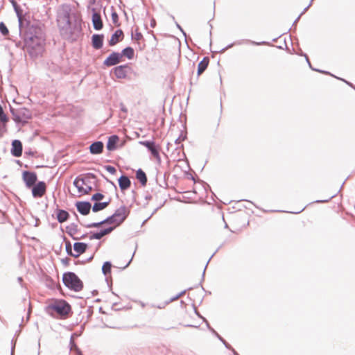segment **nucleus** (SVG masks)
<instances>
[{"mask_svg":"<svg viewBox=\"0 0 355 355\" xmlns=\"http://www.w3.org/2000/svg\"><path fill=\"white\" fill-rule=\"evenodd\" d=\"M185 293H186V290H184V291H183L180 292V293H178V295H176L175 296L173 297L170 300L169 302H173V301H175V300H178V298H180L182 295H183Z\"/></svg>","mask_w":355,"mask_h":355,"instance_id":"obj_43","label":"nucleus"},{"mask_svg":"<svg viewBox=\"0 0 355 355\" xmlns=\"http://www.w3.org/2000/svg\"><path fill=\"white\" fill-rule=\"evenodd\" d=\"M22 143L18 140L15 139L12 141L11 154L16 157H19L22 155Z\"/></svg>","mask_w":355,"mask_h":355,"instance_id":"obj_15","label":"nucleus"},{"mask_svg":"<svg viewBox=\"0 0 355 355\" xmlns=\"http://www.w3.org/2000/svg\"><path fill=\"white\" fill-rule=\"evenodd\" d=\"M216 336L218 338V339L224 344V345L225 346L226 348L229 349H231L232 347H231V345L227 343L225 340H224L220 336H219L218 334H216Z\"/></svg>","mask_w":355,"mask_h":355,"instance_id":"obj_41","label":"nucleus"},{"mask_svg":"<svg viewBox=\"0 0 355 355\" xmlns=\"http://www.w3.org/2000/svg\"><path fill=\"white\" fill-rule=\"evenodd\" d=\"M10 111L12 115L13 120L17 123L25 124L32 117L31 111L26 107L15 109L10 106Z\"/></svg>","mask_w":355,"mask_h":355,"instance_id":"obj_4","label":"nucleus"},{"mask_svg":"<svg viewBox=\"0 0 355 355\" xmlns=\"http://www.w3.org/2000/svg\"><path fill=\"white\" fill-rule=\"evenodd\" d=\"M136 178L140 182L141 186L144 187L146 185L148 181L147 176L146 173L141 168H139L136 171Z\"/></svg>","mask_w":355,"mask_h":355,"instance_id":"obj_25","label":"nucleus"},{"mask_svg":"<svg viewBox=\"0 0 355 355\" xmlns=\"http://www.w3.org/2000/svg\"><path fill=\"white\" fill-rule=\"evenodd\" d=\"M134 254H135V252L133 253L132 256H134ZM132 258H133V257H132V258L130 259V261H128V263L126 264V266L124 268H126L130 263V262L132 260Z\"/></svg>","mask_w":355,"mask_h":355,"instance_id":"obj_59","label":"nucleus"},{"mask_svg":"<svg viewBox=\"0 0 355 355\" xmlns=\"http://www.w3.org/2000/svg\"><path fill=\"white\" fill-rule=\"evenodd\" d=\"M104 35L103 34H94L92 36V45L95 49H100L103 45Z\"/></svg>","mask_w":355,"mask_h":355,"instance_id":"obj_17","label":"nucleus"},{"mask_svg":"<svg viewBox=\"0 0 355 355\" xmlns=\"http://www.w3.org/2000/svg\"><path fill=\"white\" fill-rule=\"evenodd\" d=\"M8 121V118L3 112L0 115V122L2 123L3 128L6 130V124Z\"/></svg>","mask_w":355,"mask_h":355,"instance_id":"obj_37","label":"nucleus"},{"mask_svg":"<svg viewBox=\"0 0 355 355\" xmlns=\"http://www.w3.org/2000/svg\"><path fill=\"white\" fill-rule=\"evenodd\" d=\"M122 60L121 54L119 52H112L103 62V64L107 67L114 66L120 63Z\"/></svg>","mask_w":355,"mask_h":355,"instance_id":"obj_9","label":"nucleus"},{"mask_svg":"<svg viewBox=\"0 0 355 355\" xmlns=\"http://www.w3.org/2000/svg\"><path fill=\"white\" fill-rule=\"evenodd\" d=\"M76 207L80 214L87 216L90 213L92 205L88 201H78L76 202Z\"/></svg>","mask_w":355,"mask_h":355,"instance_id":"obj_10","label":"nucleus"},{"mask_svg":"<svg viewBox=\"0 0 355 355\" xmlns=\"http://www.w3.org/2000/svg\"><path fill=\"white\" fill-rule=\"evenodd\" d=\"M69 259L68 258H65V259H62V262L64 265H67L69 263Z\"/></svg>","mask_w":355,"mask_h":355,"instance_id":"obj_54","label":"nucleus"},{"mask_svg":"<svg viewBox=\"0 0 355 355\" xmlns=\"http://www.w3.org/2000/svg\"><path fill=\"white\" fill-rule=\"evenodd\" d=\"M92 24L94 26V28L96 31H100L103 27V23L101 19V16L100 13L97 12L96 11V9L93 8L92 9Z\"/></svg>","mask_w":355,"mask_h":355,"instance_id":"obj_11","label":"nucleus"},{"mask_svg":"<svg viewBox=\"0 0 355 355\" xmlns=\"http://www.w3.org/2000/svg\"><path fill=\"white\" fill-rule=\"evenodd\" d=\"M139 144L145 146L151 153V155L158 161H161L159 153V149L153 141H140Z\"/></svg>","mask_w":355,"mask_h":355,"instance_id":"obj_7","label":"nucleus"},{"mask_svg":"<svg viewBox=\"0 0 355 355\" xmlns=\"http://www.w3.org/2000/svg\"><path fill=\"white\" fill-rule=\"evenodd\" d=\"M67 233L71 236L73 240H78L79 238L74 237V235L78 232V225L76 223H71L69 225L66 227Z\"/></svg>","mask_w":355,"mask_h":355,"instance_id":"obj_26","label":"nucleus"},{"mask_svg":"<svg viewBox=\"0 0 355 355\" xmlns=\"http://www.w3.org/2000/svg\"><path fill=\"white\" fill-rule=\"evenodd\" d=\"M104 198V195L101 193H96L94 194L92 197V200L99 202Z\"/></svg>","mask_w":355,"mask_h":355,"instance_id":"obj_36","label":"nucleus"},{"mask_svg":"<svg viewBox=\"0 0 355 355\" xmlns=\"http://www.w3.org/2000/svg\"><path fill=\"white\" fill-rule=\"evenodd\" d=\"M105 170L109 172L110 174H114L116 171L115 167L111 165H106L105 166Z\"/></svg>","mask_w":355,"mask_h":355,"instance_id":"obj_40","label":"nucleus"},{"mask_svg":"<svg viewBox=\"0 0 355 355\" xmlns=\"http://www.w3.org/2000/svg\"><path fill=\"white\" fill-rule=\"evenodd\" d=\"M121 110L125 113L128 112V109L125 107L123 104H121Z\"/></svg>","mask_w":355,"mask_h":355,"instance_id":"obj_51","label":"nucleus"},{"mask_svg":"<svg viewBox=\"0 0 355 355\" xmlns=\"http://www.w3.org/2000/svg\"><path fill=\"white\" fill-rule=\"evenodd\" d=\"M112 20L113 24L115 26H120V24L119 23V15L115 11H113L112 12Z\"/></svg>","mask_w":355,"mask_h":355,"instance_id":"obj_33","label":"nucleus"},{"mask_svg":"<svg viewBox=\"0 0 355 355\" xmlns=\"http://www.w3.org/2000/svg\"><path fill=\"white\" fill-rule=\"evenodd\" d=\"M92 259H93V257L92 256V257H90L89 258H88V259H87V261H91ZM85 262H86V261H82V263H85Z\"/></svg>","mask_w":355,"mask_h":355,"instance_id":"obj_61","label":"nucleus"},{"mask_svg":"<svg viewBox=\"0 0 355 355\" xmlns=\"http://www.w3.org/2000/svg\"><path fill=\"white\" fill-rule=\"evenodd\" d=\"M104 148V144L101 141L93 142L89 146V152L92 155L101 154Z\"/></svg>","mask_w":355,"mask_h":355,"instance_id":"obj_19","label":"nucleus"},{"mask_svg":"<svg viewBox=\"0 0 355 355\" xmlns=\"http://www.w3.org/2000/svg\"><path fill=\"white\" fill-rule=\"evenodd\" d=\"M115 229V226H110L97 232H90L89 239H101L104 236L110 234Z\"/></svg>","mask_w":355,"mask_h":355,"instance_id":"obj_13","label":"nucleus"},{"mask_svg":"<svg viewBox=\"0 0 355 355\" xmlns=\"http://www.w3.org/2000/svg\"><path fill=\"white\" fill-rule=\"evenodd\" d=\"M217 251H218V249L216 250V252H215L214 253H213V254H211V257H210V258L209 259V260L207 261V264H206V266H205V269H204V270H203L202 277H204V275H205V270H206V268H207V265H208L209 262L210 261L211 259L214 256V254L216 253V252H217Z\"/></svg>","mask_w":355,"mask_h":355,"instance_id":"obj_44","label":"nucleus"},{"mask_svg":"<svg viewBox=\"0 0 355 355\" xmlns=\"http://www.w3.org/2000/svg\"><path fill=\"white\" fill-rule=\"evenodd\" d=\"M80 254H79V253L74 254V253L72 252V254H69V256H71V257H73L75 258H77V257H78L80 256Z\"/></svg>","mask_w":355,"mask_h":355,"instance_id":"obj_56","label":"nucleus"},{"mask_svg":"<svg viewBox=\"0 0 355 355\" xmlns=\"http://www.w3.org/2000/svg\"><path fill=\"white\" fill-rule=\"evenodd\" d=\"M187 138V135H186V133H184V132H181V134L180 135V136L175 140V143L177 144V145H179L181 144V142L184 140H185Z\"/></svg>","mask_w":355,"mask_h":355,"instance_id":"obj_34","label":"nucleus"},{"mask_svg":"<svg viewBox=\"0 0 355 355\" xmlns=\"http://www.w3.org/2000/svg\"><path fill=\"white\" fill-rule=\"evenodd\" d=\"M129 68L128 64L120 65L114 67L113 69L114 73L115 76L119 79L125 78L127 76L128 71L127 69Z\"/></svg>","mask_w":355,"mask_h":355,"instance_id":"obj_16","label":"nucleus"},{"mask_svg":"<svg viewBox=\"0 0 355 355\" xmlns=\"http://www.w3.org/2000/svg\"><path fill=\"white\" fill-rule=\"evenodd\" d=\"M209 62V59L207 57L203 58V59L198 63L197 76H199L202 74L207 68Z\"/></svg>","mask_w":355,"mask_h":355,"instance_id":"obj_24","label":"nucleus"},{"mask_svg":"<svg viewBox=\"0 0 355 355\" xmlns=\"http://www.w3.org/2000/svg\"><path fill=\"white\" fill-rule=\"evenodd\" d=\"M119 140V137L117 135H112L108 138L107 143V149L110 151H113L116 148L117 142Z\"/></svg>","mask_w":355,"mask_h":355,"instance_id":"obj_22","label":"nucleus"},{"mask_svg":"<svg viewBox=\"0 0 355 355\" xmlns=\"http://www.w3.org/2000/svg\"><path fill=\"white\" fill-rule=\"evenodd\" d=\"M231 350L232 351L234 355H239L234 349L232 348Z\"/></svg>","mask_w":355,"mask_h":355,"instance_id":"obj_58","label":"nucleus"},{"mask_svg":"<svg viewBox=\"0 0 355 355\" xmlns=\"http://www.w3.org/2000/svg\"><path fill=\"white\" fill-rule=\"evenodd\" d=\"M46 184L44 181H39L31 187L32 196L34 198H40L46 192Z\"/></svg>","mask_w":355,"mask_h":355,"instance_id":"obj_5","label":"nucleus"},{"mask_svg":"<svg viewBox=\"0 0 355 355\" xmlns=\"http://www.w3.org/2000/svg\"><path fill=\"white\" fill-rule=\"evenodd\" d=\"M11 2H12V4L13 7L15 8V11H16V12H17V15L19 16V12H18L17 9V3H16V1H15V0H12V1H11Z\"/></svg>","mask_w":355,"mask_h":355,"instance_id":"obj_45","label":"nucleus"},{"mask_svg":"<svg viewBox=\"0 0 355 355\" xmlns=\"http://www.w3.org/2000/svg\"><path fill=\"white\" fill-rule=\"evenodd\" d=\"M69 345L70 350L74 351L76 352V355H83L81 350L78 347L77 345L73 340V335L71 336Z\"/></svg>","mask_w":355,"mask_h":355,"instance_id":"obj_30","label":"nucleus"},{"mask_svg":"<svg viewBox=\"0 0 355 355\" xmlns=\"http://www.w3.org/2000/svg\"><path fill=\"white\" fill-rule=\"evenodd\" d=\"M71 310V306L64 300H54L46 307V313L53 318L59 316L64 318Z\"/></svg>","mask_w":355,"mask_h":355,"instance_id":"obj_2","label":"nucleus"},{"mask_svg":"<svg viewBox=\"0 0 355 355\" xmlns=\"http://www.w3.org/2000/svg\"><path fill=\"white\" fill-rule=\"evenodd\" d=\"M103 210L102 208V205L101 202H96L92 206V211L94 212H98L99 211Z\"/></svg>","mask_w":355,"mask_h":355,"instance_id":"obj_35","label":"nucleus"},{"mask_svg":"<svg viewBox=\"0 0 355 355\" xmlns=\"http://www.w3.org/2000/svg\"><path fill=\"white\" fill-rule=\"evenodd\" d=\"M103 209H105L110 204V201L101 202Z\"/></svg>","mask_w":355,"mask_h":355,"instance_id":"obj_49","label":"nucleus"},{"mask_svg":"<svg viewBox=\"0 0 355 355\" xmlns=\"http://www.w3.org/2000/svg\"><path fill=\"white\" fill-rule=\"evenodd\" d=\"M328 201H329V200H316L315 202L320 203V202H326Z\"/></svg>","mask_w":355,"mask_h":355,"instance_id":"obj_60","label":"nucleus"},{"mask_svg":"<svg viewBox=\"0 0 355 355\" xmlns=\"http://www.w3.org/2000/svg\"><path fill=\"white\" fill-rule=\"evenodd\" d=\"M15 347V342H14V340H12V348H11V355H13L14 349Z\"/></svg>","mask_w":355,"mask_h":355,"instance_id":"obj_52","label":"nucleus"},{"mask_svg":"<svg viewBox=\"0 0 355 355\" xmlns=\"http://www.w3.org/2000/svg\"><path fill=\"white\" fill-rule=\"evenodd\" d=\"M116 224V220H115V217L112 214V216H108L105 219L96 223H92L89 224L83 225L87 228H93V227H99L104 224Z\"/></svg>","mask_w":355,"mask_h":355,"instance_id":"obj_14","label":"nucleus"},{"mask_svg":"<svg viewBox=\"0 0 355 355\" xmlns=\"http://www.w3.org/2000/svg\"><path fill=\"white\" fill-rule=\"evenodd\" d=\"M304 209V207L302 209H300V211H291V213H293V214H300L301 213L303 210Z\"/></svg>","mask_w":355,"mask_h":355,"instance_id":"obj_57","label":"nucleus"},{"mask_svg":"<svg viewBox=\"0 0 355 355\" xmlns=\"http://www.w3.org/2000/svg\"><path fill=\"white\" fill-rule=\"evenodd\" d=\"M118 182H119V188L121 191L127 190L128 189L130 188V187L131 185V182H130L129 178L124 175H121L119 178Z\"/></svg>","mask_w":355,"mask_h":355,"instance_id":"obj_20","label":"nucleus"},{"mask_svg":"<svg viewBox=\"0 0 355 355\" xmlns=\"http://www.w3.org/2000/svg\"><path fill=\"white\" fill-rule=\"evenodd\" d=\"M0 33L4 36L9 33V31L3 22L0 23Z\"/></svg>","mask_w":355,"mask_h":355,"instance_id":"obj_32","label":"nucleus"},{"mask_svg":"<svg viewBox=\"0 0 355 355\" xmlns=\"http://www.w3.org/2000/svg\"><path fill=\"white\" fill-rule=\"evenodd\" d=\"M85 184V180L82 178L77 177L73 181V185L77 188L79 192H83L84 188L83 184Z\"/></svg>","mask_w":355,"mask_h":355,"instance_id":"obj_29","label":"nucleus"},{"mask_svg":"<svg viewBox=\"0 0 355 355\" xmlns=\"http://www.w3.org/2000/svg\"><path fill=\"white\" fill-rule=\"evenodd\" d=\"M26 154H29V155H33V153L31 152V151H29V152H26Z\"/></svg>","mask_w":355,"mask_h":355,"instance_id":"obj_64","label":"nucleus"},{"mask_svg":"<svg viewBox=\"0 0 355 355\" xmlns=\"http://www.w3.org/2000/svg\"><path fill=\"white\" fill-rule=\"evenodd\" d=\"M56 218L60 223L67 221L69 218V214L64 209H56Z\"/></svg>","mask_w":355,"mask_h":355,"instance_id":"obj_23","label":"nucleus"},{"mask_svg":"<svg viewBox=\"0 0 355 355\" xmlns=\"http://www.w3.org/2000/svg\"><path fill=\"white\" fill-rule=\"evenodd\" d=\"M130 213L129 209L125 206H121L113 214L116 220V225L121 224L128 217Z\"/></svg>","mask_w":355,"mask_h":355,"instance_id":"obj_8","label":"nucleus"},{"mask_svg":"<svg viewBox=\"0 0 355 355\" xmlns=\"http://www.w3.org/2000/svg\"><path fill=\"white\" fill-rule=\"evenodd\" d=\"M44 42V39L41 36H31L26 40V45L28 47L35 48L38 47L39 49H42Z\"/></svg>","mask_w":355,"mask_h":355,"instance_id":"obj_12","label":"nucleus"},{"mask_svg":"<svg viewBox=\"0 0 355 355\" xmlns=\"http://www.w3.org/2000/svg\"><path fill=\"white\" fill-rule=\"evenodd\" d=\"M142 34L141 33H137L135 34V39L137 41L140 40L142 38Z\"/></svg>","mask_w":355,"mask_h":355,"instance_id":"obj_46","label":"nucleus"},{"mask_svg":"<svg viewBox=\"0 0 355 355\" xmlns=\"http://www.w3.org/2000/svg\"><path fill=\"white\" fill-rule=\"evenodd\" d=\"M339 79L342 80L343 81H344L346 84H347L350 87H354V85L351 83H349V82H348V81H347V80H345L344 79H342V78H339Z\"/></svg>","mask_w":355,"mask_h":355,"instance_id":"obj_55","label":"nucleus"},{"mask_svg":"<svg viewBox=\"0 0 355 355\" xmlns=\"http://www.w3.org/2000/svg\"><path fill=\"white\" fill-rule=\"evenodd\" d=\"M66 251L68 255L72 254V249L70 241L66 242Z\"/></svg>","mask_w":355,"mask_h":355,"instance_id":"obj_42","label":"nucleus"},{"mask_svg":"<svg viewBox=\"0 0 355 355\" xmlns=\"http://www.w3.org/2000/svg\"><path fill=\"white\" fill-rule=\"evenodd\" d=\"M244 42L250 43V44H252L253 45H257V46L258 45H262V44H268L266 42H254V41H252V40H242L237 41L235 43H232V44H229L227 46L223 48L221 50V51L224 52L227 49L232 47L234 44L241 45V44H243Z\"/></svg>","mask_w":355,"mask_h":355,"instance_id":"obj_21","label":"nucleus"},{"mask_svg":"<svg viewBox=\"0 0 355 355\" xmlns=\"http://www.w3.org/2000/svg\"><path fill=\"white\" fill-rule=\"evenodd\" d=\"M22 180L28 189H31L37 182V175L35 172L24 171L22 172Z\"/></svg>","mask_w":355,"mask_h":355,"instance_id":"obj_6","label":"nucleus"},{"mask_svg":"<svg viewBox=\"0 0 355 355\" xmlns=\"http://www.w3.org/2000/svg\"><path fill=\"white\" fill-rule=\"evenodd\" d=\"M155 26H156V21H155V19H153H153H151V20H150V27H151V28H155Z\"/></svg>","mask_w":355,"mask_h":355,"instance_id":"obj_50","label":"nucleus"},{"mask_svg":"<svg viewBox=\"0 0 355 355\" xmlns=\"http://www.w3.org/2000/svg\"><path fill=\"white\" fill-rule=\"evenodd\" d=\"M119 53L121 54V58L123 56H125V57L128 58V59H132L134 57L135 51L132 47L128 46V47L123 49L122 50V51Z\"/></svg>","mask_w":355,"mask_h":355,"instance_id":"obj_28","label":"nucleus"},{"mask_svg":"<svg viewBox=\"0 0 355 355\" xmlns=\"http://www.w3.org/2000/svg\"><path fill=\"white\" fill-rule=\"evenodd\" d=\"M86 236H87V234H83L80 237H78V238H79V239H81L86 238Z\"/></svg>","mask_w":355,"mask_h":355,"instance_id":"obj_63","label":"nucleus"},{"mask_svg":"<svg viewBox=\"0 0 355 355\" xmlns=\"http://www.w3.org/2000/svg\"><path fill=\"white\" fill-rule=\"evenodd\" d=\"M58 26L61 36L69 41L76 40L81 31L80 19L76 15L71 16L68 10H64L58 16Z\"/></svg>","mask_w":355,"mask_h":355,"instance_id":"obj_1","label":"nucleus"},{"mask_svg":"<svg viewBox=\"0 0 355 355\" xmlns=\"http://www.w3.org/2000/svg\"><path fill=\"white\" fill-rule=\"evenodd\" d=\"M4 112L2 106L0 105V115Z\"/></svg>","mask_w":355,"mask_h":355,"instance_id":"obj_62","label":"nucleus"},{"mask_svg":"<svg viewBox=\"0 0 355 355\" xmlns=\"http://www.w3.org/2000/svg\"><path fill=\"white\" fill-rule=\"evenodd\" d=\"M62 282L65 286L75 292L80 291L83 288V282L73 272H64L62 276Z\"/></svg>","mask_w":355,"mask_h":355,"instance_id":"obj_3","label":"nucleus"},{"mask_svg":"<svg viewBox=\"0 0 355 355\" xmlns=\"http://www.w3.org/2000/svg\"><path fill=\"white\" fill-rule=\"evenodd\" d=\"M112 269V263L110 261H105L102 266V272L105 276L110 274Z\"/></svg>","mask_w":355,"mask_h":355,"instance_id":"obj_31","label":"nucleus"},{"mask_svg":"<svg viewBox=\"0 0 355 355\" xmlns=\"http://www.w3.org/2000/svg\"><path fill=\"white\" fill-rule=\"evenodd\" d=\"M92 189L91 186H87L86 188H84L83 193H88Z\"/></svg>","mask_w":355,"mask_h":355,"instance_id":"obj_48","label":"nucleus"},{"mask_svg":"<svg viewBox=\"0 0 355 355\" xmlns=\"http://www.w3.org/2000/svg\"><path fill=\"white\" fill-rule=\"evenodd\" d=\"M304 56H305V58H306V62H308V64H309V65L310 68H311L312 70H313V71H318V72H320V73H328V71H322V70H320V69H314V68H313V67H311V62H310V61H309V60L308 56H307L306 55H304Z\"/></svg>","mask_w":355,"mask_h":355,"instance_id":"obj_38","label":"nucleus"},{"mask_svg":"<svg viewBox=\"0 0 355 355\" xmlns=\"http://www.w3.org/2000/svg\"><path fill=\"white\" fill-rule=\"evenodd\" d=\"M313 0H311L310 3L304 9V10L301 12V14L297 17V18L294 21L293 25L296 24V23L299 21L301 16L306 12V10L309 9V8L311 6V3Z\"/></svg>","mask_w":355,"mask_h":355,"instance_id":"obj_39","label":"nucleus"},{"mask_svg":"<svg viewBox=\"0 0 355 355\" xmlns=\"http://www.w3.org/2000/svg\"><path fill=\"white\" fill-rule=\"evenodd\" d=\"M123 38V32L121 29L116 30L111 36L108 44L110 46L116 45L118 42Z\"/></svg>","mask_w":355,"mask_h":355,"instance_id":"obj_18","label":"nucleus"},{"mask_svg":"<svg viewBox=\"0 0 355 355\" xmlns=\"http://www.w3.org/2000/svg\"><path fill=\"white\" fill-rule=\"evenodd\" d=\"M158 209H159V208L155 209L154 210V211L151 214V215H150L148 218H146V220H144L142 222L141 225H144L147 222V220H148V219H150V217H151V216H153V214L157 211V210Z\"/></svg>","mask_w":355,"mask_h":355,"instance_id":"obj_47","label":"nucleus"},{"mask_svg":"<svg viewBox=\"0 0 355 355\" xmlns=\"http://www.w3.org/2000/svg\"><path fill=\"white\" fill-rule=\"evenodd\" d=\"M175 25H176L177 28H179L183 33V34L184 35H186V33H184V31H183L182 27L180 26V24L178 22H176V21H175Z\"/></svg>","mask_w":355,"mask_h":355,"instance_id":"obj_53","label":"nucleus"},{"mask_svg":"<svg viewBox=\"0 0 355 355\" xmlns=\"http://www.w3.org/2000/svg\"><path fill=\"white\" fill-rule=\"evenodd\" d=\"M88 245L83 242H76L73 244V250L79 254H83L87 249Z\"/></svg>","mask_w":355,"mask_h":355,"instance_id":"obj_27","label":"nucleus"}]
</instances>
